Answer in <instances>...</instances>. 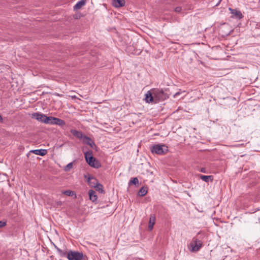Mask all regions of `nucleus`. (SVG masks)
<instances>
[{
    "label": "nucleus",
    "mask_w": 260,
    "mask_h": 260,
    "mask_svg": "<svg viewBox=\"0 0 260 260\" xmlns=\"http://www.w3.org/2000/svg\"><path fill=\"white\" fill-rule=\"evenodd\" d=\"M61 257H66L68 260H84L86 257L82 251L75 250H63L53 245Z\"/></svg>",
    "instance_id": "obj_1"
},
{
    "label": "nucleus",
    "mask_w": 260,
    "mask_h": 260,
    "mask_svg": "<svg viewBox=\"0 0 260 260\" xmlns=\"http://www.w3.org/2000/svg\"><path fill=\"white\" fill-rule=\"evenodd\" d=\"M168 150V147L165 145L156 144L151 148V152L158 155H162Z\"/></svg>",
    "instance_id": "obj_2"
},
{
    "label": "nucleus",
    "mask_w": 260,
    "mask_h": 260,
    "mask_svg": "<svg viewBox=\"0 0 260 260\" xmlns=\"http://www.w3.org/2000/svg\"><path fill=\"white\" fill-rule=\"evenodd\" d=\"M86 161L91 167L98 168L100 166L99 162L92 156L91 153L87 152L85 153Z\"/></svg>",
    "instance_id": "obj_3"
},
{
    "label": "nucleus",
    "mask_w": 260,
    "mask_h": 260,
    "mask_svg": "<svg viewBox=\"0 0 260 260\" xmlns=\"http://www.w3.org/2000/svg\"><path fill=\"white\" fill-rule=\"evenodd\" d=\"M152 93L154 98L158 101H164L168 98V96L162 89L153 88Z\"/></svg>",
    "instance_id": "obj_4"
},
{
    "label": "nucleus",
    "mask_w": 260,
    "mask_h": 260,
    "mask_svg": "<svg viewBox=\"0 0 260 260\" xmlns=\"http://www.w3.org/2000/svg\"><path fill=\"white\" fill-rule=\"evenodd\" d=\"M46 115L39 112H36L32 114V117L34 118H35L37 120L44 123L46 121Z\"/></svg>",
    "instance_id": "obj_5"
},
{
    "label": "nucleus",
    "mask_w": 260,
    "mask_h": 260,
    "mask_svg": "<svg viewBox=\"0 0 260 260\" xmlns=\"http://www.w3.org/2000/svg\"><path fill=\"white\" fill-rule=\"evenodd\" d=\"M187 248L192 252H197L200 250L203 245H187Z\"/></svg>",
    "instance_id": "obj_6"
},
{
    "label": "nucleus",
    "mask_w": 260,
    "mask_h": 260,
    "mask_svg": "<svg viewBox=\"0 0 260 260\" xmlns=\"http://www.w3.org/2000/svg\"><path fill=\"white\" fill-rule=\"evenodd\" d=\"M229 9L231 11V13L233 15L232 17H235L236 18L240 19L243 17L242 14L240 11H238L236 9H233L231 8H230Z\"/></svg>",
    "instance_id": "obj_7"
},
{
    "label": "nucleus",
    "mask_w": 260,
    "mask_h": 260,
    "mask_svg": "<svg viewBox=\"0 0 260 260\" xmlns=\"http://www.w3.org/2000/svg\"><path fill=\"white\" fill-rule=\"evenodd\" d=\"M153 94L152 93V89L147 91V92L145 94V100L146 103H150L153 101Z\"/></svg>",
    "instance_id": "obj_8"
},
{
    "label": "nucleus",
    "mask_w": 260,
    "mask_h": 260,
    "mask_svg": "<svg viewBox=\"0 0 260 260\" xmlns=\"http://www.w3.org/2000/svg\"><path fill=\"white\" fill-rule=\"evenodd\" d=\"M82 140L84 144L89 145L91 148H93L95 146L93 141L89 137L85 135Z\"/></svg>",
    "instance_id": "obj_9"
},
{
    "label": "nucleus",
    "mask_w": 260,
    "mask_h": 260,
    "mask_svg": "<svg viewBox=\"0 0 260 260\" xmlns=\"http://www.w3.org/2000/svg\"><path fill=\"white\" fill-rule=\"evenodd\" d=\"M87 181L91 187H94L99 183L98 180L92 176H89Z\"/></svg>",
    "instance_id": "obj_10"
},
{
    "label": "nucleus",
    "mask_w": 260,
    "mask_h": 260,
    "mask_svg": "<svg viewBox=\"0 0 260 260\" xmlns=\"http://www.w3.org/2000/svg\"><path fill=\"white\" fill-rule=\"evenodd\" d=\"M71 132L73 136L77 137L80 140H82L85 136L81 131H78L75 129H72L71 131Z\"/></svg>",
    "instance_id": "obj_11"
},
{
    "label": "nucleus",
    "mask_w": 260,
    "mask_h": 260,
    "mask_svg": "<svg viewBox=\"0 0 260 260\" xmlns=\"http://www.w3.org/2000/svg\"><path fill=\"white\" fill-rule=\"evenodd\" d=\"M155 223V216L154 214H151L150 217L149 221V224H148V230L151 231L153 228V226Z\"/></svg>",
    "instance_id": "obj_12"
},
{
    "label": "nucleus",
    "mask_w": 260,
    "mask_h": 260,
    "mask_svg": "<svg viewBox=\"0 0 260 260\" xmlns=\"http://www.w3.org/2000/svg\"><path fill=\"white\" fill-rule=\"evenodd\" d=\"M31 152L38 155L44 156L47 154V150L46 149H36L30 151Z\"/></svg>",
    "instance_id": "obj_13"
},
{
    "label": "nucleus",
    "mask_w": 260,
    "mask_h": 260,
    "mask_svg": "<svg viewBox=\"0 0 260 260\" xmlns=\"http://www.w3.org/2000/svg\"><path fill=\"white\" fill-rule=\"evenodd\" d=\"M112 4L114 7L119 8L124 5L125 1L124 0H113Z\"/></svg>",
    "instance_id": "obj_14"
},
{
    "label": "nucleus",
    "mask_w": 260,
    "mask_h": 260,
    "mask_svg": "<svg viewBox=\"0 0 260 260\" xmlns=\"http://www.w3.org/2000/svg\"><path fill=\"white\" fill-rule=\"evenodd\" d=\"M200 179L206 182H212L213 180V176L212 175L205 176L203 175H199Z\"/></svg>",
    "instance_id": "obj_15"
},
{
    "label": "nucleus",
    "mask_w": 260,
    "mask_h": 260,
    "mask_svg": "<svg viewBox=\"0 0 260 260\" xmlns=\"http://www.w3.org/2000/svg\"><path fill=\"white\" fill-rule=\"evenodd\" d=\"M86 4L85 0H81L77 2V3L74 6V10L76 11L81 9Z\"/></svg>",
    "instance_id": "obj_16"
},
{
    "label": "nucleus",
    "mask_w": 260,
    "mask_h": 260,
    "mask_svg": "<svg viewBox=\"0 0 260 260\" xmlns=\"http://www.w3.org/2000/svg\"><path fill=\"white\" fill-rule=\"evenodd\" d=\"M89 199L92 202H94L97 200V196L96 192L93 190L89 191Z\"/></svg>",
    "instance_id": "obj_17"
},
{
    "label": "nucleus",
    "mask_w": 260,
    "mask_h": 260,
    "mask_svg": "<svg viewBox=\"0 0 260 260\" xmlns=\"http://www.w3.org/2000/svg\"><path fill=\"white\" fill-rule=\"evenodd\" d=\"M55 119V117L47 116L46 118V121H45V123L50 124H54Z\"/></svg>",
    "instance_id": "obj_18"
},
{
    "label": "nucleus",
    "mask_w": 260,
    "mask_h": 260,
    "mask_svg": "<svg viewBox=\"0 0 260 260\" xmlns=\"http://www.w3.org/2000/svg\"><path fill=\"white\" fill-rule=\"evenodd\" d=\"M54 120V124H56L59 126H63L65 125V122L61 119L55 117Z\"/></svg>",
    "instance_id": "obj_19"
},
{
    "label": "nucleus",
    "mask_w": 260,
    "mask_h": 260,
    "mask_svg": "<svg viewBox=\"0 0 260 260\" xmlns=\"http://www.w3.org/2000/svg\"><path fill=\"white\" fill-rule=\"evenodd\" d=\"M147 189L144 187H142L139 191L138 194L140 196H144L147 193Z\"/></svg>",
    "instance_id": "obj_20"
},
{
    "label": "nucleus",
    "mask_w": 260,
    "mask_h": 260,
    "mask_svg": "<svg viewBox=\"0 0 260 260\" xmlns=\"http://www.w3.org/2000/svg\"><path fill=\"white\" fill-rule=\"evenodd\" d=\"M94 188H95L96 190L100 191L101 193H103L104 191L103 190V185L99 183Z\"/></svg>",
    "instance_id": "obj_21"
},
{
    "label": "nucleus",
    "mask_w": 260,
    "mask_h": 260,
    "mask_svg": "<svg viewBox=\"0 0 260 260\" xmlns=\"http://www.w3.org/2000/svg\"><path fill=\"white\" fill-rule=\"evenodd\" d=\"M73 162H70L69 164H68L64 168V170L66 171V172H68L69 171H70L72 168H73Z\"/></svg>",
    "instance_id": "obj_22"
},
{
    "label": "nucleus",
    "mask_w": 260,
    "mask_h": 260,
    "mask_svg": "<svg viewBox=\"0 0 260 260\" xmlns=\"http://www.w3.org/2000/svg\"><path fill=\"white\" fill-rule=\"evenodd\" d=\"M62 193L66 194L68 196H71L74 194V192L70 190H67L65 191H62Z\"/></svg>",
    "instance_id": "obj_23"
},
{
    "label": "nucleus",
    "mask_w": 260,
    "mask_h": 260,
    "mask_svg": "<svg viewBox=\"0 0 260 260\" xmlns=\"http://www.w3.org/2000/svg\"><path fill=\"white\" fill-rule=\"evenodd\" d=\"M138 182H139V180H138V178L135 177V178H132L130 180L129 183L131 184H136L138 183Z\"/></svg>",
    "instance_id": "obj_24"
},
{
    "label": "nucleus",
    "mask_w": 260,
    "mask_h": 260,
    "mask_svg": "<svg viewBox=\"0 0 260 260\" xmlns=\"http://www.w3.org/2000/svg\"><path fill=\"white\" fill-rule=\"evenodd\" d=\"M5 225H6V221H0V228L4 227Z\"/></svg>",
    "instance_id": "obj_25"
},
{
    "label": "nucleus",
    "mask_w": 260,
    "mask_h": 260,
    "mask_svg": "<svg viewBox=\"0 0 260 260\" xmlns=\"http://www.w3.org/2000/svg\"><path fill=\"white\" fill-rule=\"evenodd\" d=\"M181 8L180 7H177L175 9V11L177 13H180L181 11Z\"/></svg>",
    "instance_id": "obj_26"
},
{
    "label": "nucleus",
    "mask_w": 260,
    "mask_h": 260,
    "mask_svg": "<svg viewBox=\"0 0 260 260\" xmlns=\"http://www.w3.org/2000/svg\"><path fill=\"white\" fill-rule=\"evenodd\" d=\"M181 92L180 91H178L176 92L174 95H173L174 98H177L179 95H180Z\"/></svg>",
    "instance_id": "obj_27"
},
{
    "label": "nucleus",
    "mask_w": 260,
    "mask_h": 260,
    "mask_svg": "<svg viewBox=\"0 0 260 260\" xmlns=\"http://www.w3.org/2000/svg\"><path fill=\"white\" fill-rule=\"evenodd\" d=\"M200 171L203 173H206V169L204 168H203L201 169Z\"/></svg>",
    "instance_id": "obj_28"
},
{
    "label": "nucleus",
    "mask_w": 260,
    "mask_h": 260,
    "mask_svg": "<svg viewBox=\"0 0 260 260\" xmlns=\"http://www.w3.org/2000/svg\"><path fill=\"white\" fill-rule=\"evenodd\" d=\"M3 120L2 116L0 115V122L2 121Z\"/></svg>",
    "instance_id": "obj_29"
},
{
    "label": "nucleus",
    "mask_w": 260,
    "mask_h": 260,
    "mask_svg": "<svg viewBox=\"0 0 260 260\" xmlns=\"http://www.w3.org/2000/svg\"><path fill=\"white\" fill-rule=\"evenodd\" d=\"M57 204L59 205H62V202H57Z\"/></svg>",
    "instance_id": "obj_30"
}]
</instances>
